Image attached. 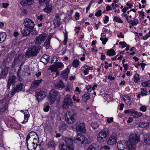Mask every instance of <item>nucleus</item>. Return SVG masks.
Instances as JSON below:
<instances>
[{
	"instance_id": "nucleus-7",
	"label": "nucleus",
	"mask_w": 150,
	"mask_h": 150,
	"mask_svg": "<svg viewBox=\"0 0 150 150\" xmlns=\"http://www.w3.org/2000/svg\"><path fill=\"white\" fill-rule=\"evenodd\" d=\"M24 87L23 83H20L15 86L11 91V95L13 96L15 95V93L23 91Z\"/></svg>"
},
{
	"instance_id": "nucleus-19",
	"label": "nucleus",
	"mask_w": 150,
	"mask_h": 150,
	"mask_svg": "<svg viewBox=\"0 0 150 150\" xmlns=\"http://www.w3.org/2000/svg\"><path fill=\"white\" fill-rule=\"evenodd\" d=\"M127 147V141H119L117 144V147L118 150H124L126 147Z\"/></svg>"
},
{
	"instance_id": "nucleus-53",
	"label": "nucleus",
	"mask_w": 150,
	"mask_h": 150,
	"mask_svg": "<svg viewBox=\"0 0 150 150\" xmlns=\"http://www.w3.org/2000/svg\"><path fill=\"white\" fill-rule=\"evenodd\" d=\"M102 14V11L100 9L95 14V15L97 17L100 16Z\"/></svg>"
},
{
	"instance_id": "nucleus-29",
	"label": "nucleus",
	"mask_w": 150,
	"mask_h": 150,
	"mask_svg": "<svg viewBox=\"0 0 150 150\" xmlns=\"http://www.w3.org/2000/svg\"><path fill=\"white\" fill-rule=\"evenodd\" d=\"M47 5L46 7L44 9V11L47 13L50 12L52 11V4L47 3L46 4Z\"/></svg>"
},
{
	"instance_id": "nucleus-23",
	"label": "nucleus",
	"mask_w": 150,
	"mask_h": 150,
	"mask_svg": "<svg viewBox=\"0 0 150 150\" xmlns=\"http://www.w3.org/2000/svg\"><path fill=\"white\" fill-rule=\"evenodd\" d=\"M49 60L50 56L45 54L43 55L42 57L40 59V61L44 63L45 64H47Z\"/></svg>"
},
{
	"instance_id": "nucleus-14",
	"label": "nucleus",
	"mask_w": 150,
	"mask_h": 150,
	"mask_svg": "<svg viewBox=\"0 0 150 150\" xmlns=\"http://www.w3.org/2000/svg\"><path fill=\"white\" fill-rule=\"evenodd\" d=\"M76 129L77 131L82 133H84L86 131L85 127L83 122H78L76 125Z\"/></svg>"
},
{
	"instance_id": "nucleus-21",
	"label": "nucleus",
	"mask_w": 150,
	"mask_h": 150,
	"mask_svg": "<svg viewBox=\"0 0 150 150\" xmlns=\"http://www.w3.org/2000/svg\"><path fill=\"white\" fill-rule=\"evenodd\" d=\"M21 32L22 34V37H26L30 35V31L28 29V28H25L21 29Z\"/></svg>"
},
{
	"instance_id": "nucleus-51",
	"label": "nucleus",
	"mask_w": 150,
	"mask_h": 150,
	"mask_svg": "<svg viewBox=\"0 0 150 150\" xmlns=\"http://www.w3.org/2000/svg\"><path fill=\"white\" fill-rule=\"evenodd\" d=\"M58 60V59L56 56H54L51 60V63H55Z\"/></svg>"
},
{
	"instance_id": "nucleus-13",
	"label": "nucleus",
	"mask_w": 150,
	"mask_h": 150,
	"mask_svg": "<svg viewBox=\"0 0 150 150\" xmlns=\"http://www.w3.org/2000/svg\"><path fill=\"white\" fill-rule=\"evenodd\" d=\"M46 35L45 33H42L40 35L39 37H36L34 40L36 44L40 45L41 42H43L46 38Z\"/></svg>"
},
{
	"instance_id": "nucleus-6",
	"label": "nucleus",
	"mask_w": 150,
	"mask_h": 150,
	"mask_svg": "<svg viewBox=\"0 0 150 150\" xmlns=\"http://www.w3.org/2000/svg\"><path fill=\"white\" fill-rule=\"evenodd\" d=\"M57 91L52 90L50 91V93L47 97L48 101L50 104H52L55 101L58 94Z\"/></svg>"
},
{
	"instance_id": "nucleus-44",
	"label": "nucleus",
	"mask_w": 150,
	"mask_h": 150,
	"mask_svg": "<svg viewBox=\"0 0 150 150\" xmlns=\"http://www.w3.org/2000/svg\"><path fill=\"white\" fill-rule=\"evenodd\" d=\"M149 125L147 122H142L140 123L139 126L142 127H146Z\"/></svg>"
},
{
	"instance_id": "nucleus-4",
	"label": "nucleus",
	"mask_w": 150,
	"mask_h": 150,
	"mask_svg": "<svg viewBox=\"0 0 150 150\" xmlns=\"http://www.w3.org/2000/svg\"><path fill=\"white\" fill-rule=\"evenodd\" d=\"M73 105V101L69 95H67L63 102L62 107L64 109L68 108Z\"/></svg>"
},
{
	"instance_id": "nucleus-30",
	"label": "nucleus",
	"mask_w": 150,
	"mask_h": 150,
	"mask_svg": "<svg viewBox=\"0 0 150 150\" xmlns=\"http://www.w3.org/2000/svg\"><path fill=\"white\" fill-rule=\"evenodd\" d=\"M6 35L5 32H2L0 34V42H3L6 40Z\"/></svg>"
},
{
	"instance_id": "nucleus-35",
	"label": "nucleus",
	"mask_w": 150,
	"mask_h": 150,
	"mask_svg": "<svg viewBox=\"0 0 150 150\" xmlns=\"http://www.w3.org/2000/svg\"><path fill=\"white\" fill-rule=\"evenodd\" d=\"M79 61L78 60L75 59L72 62V65L74 67H77L79 64Z\"/></svg>"
},
{
	"instance_id": "nucleus-15",
	"label": "nucleus",
	"mask_w": 150,
	"mask_h": 150,
	"mask_svg": "<svg viewBox=\"0 0 150 150\" xmlns=\"http://www.w3.org/2000/svg\"><path fill=\"white\" fill-rule=\"evenodd\" d=\"M61 16L58 14H56L55 18L53 21V24L55 28L58 27L60 26L61 24Z\"/></svg>"
},
{
	"instance_id": "nucleus-24",
	"label": "nucleus",
	"mask_w": 150,
	"mask_h": 150,
	"mask_svg": "<svg viewBox=\"0 0 150 150\" xmlns=\"http://www.w3.org/2000/svg\"><path fill=\"white\" fill-rule=\"evenodd\" d=\"M8 103H6L4 106L0 109V115H2L4 113L6 112V111H8Z\"/></svg>"
},
{
	"instance_id": "nucleus-32",
	"label": "nucleus",
	"mask_w": 150,
	"mask_h": 150,
	"mask_svg": "<svg viewBox=\"0 0 150 150\" xmlns=\"http://www.w3.org/2000/svg\"><path fill=\"white\" fill-rule=\"evenodd\" d=\"M50 38H47L44 43V46L46 49H48L50 47Z\"/></svg>"
},
{
	"instance_id": "nucleus-47",
	"label": "nucleus",
	"mask_w": 150,
	"mask_h": 150,
	"mask_svg": "<svg viewBox=\"0 0 150 150\" xmlns=\"http://www.w3.org/2000/svg\"><path fill=\"white\" fill-rule=\"evenodd\" d=\"M50 0H39V4L40 5H42L43 4L45 3L47 4L49 2Z\"/></svg>"
},
{
	"instance_id": "nucleus-64",
	"label": "nucleus",
	"mask_w": 150,
	"mask_h": 150,
	"mask_svg": "<svg viewBox=\"0 0 150 150\" xmlns=\"http://www.w3.org/2000/svg\"><path fill=\"white\" fill-rule=\"evenodd\" d=\"M79 13L78 12H77L75 14V19L76 20H78L79 18Z\"/></svg>"
},
{
	"instance_id": "nucleus-2",
	"label": "nucleus",
	"mask_w": 150,
	"mask_h": 150,
	"mask_svg": "<svg viewBox=\"0 0 150 150\" xmlns=\"http://www.w3.org/2000/svg\"><path fill=\"white\" fill-rule=\"evenodd\" d=\"M41 47L40 46L34 45L29 47L25 53V57L29 58L37 56L39 53Z\"/></svg>"
},
{
	"instance_id": "nucleus-59",
	"label": "nucleus",
	"mask_w": 150,
	"mask_h": 150,
	"mask_svg": "<svg viewBox=\"0 0 150 150\" xmlns=\"http://www.w3.org/2000/svg\"><path fill=\"white\" fill-rule=\"evenodd\" d=\"M113 118L112 117L109 118H107V121L108 123H111L113 121Z\"/></svg>"
},
{
	"instance_id": "nucleus-17",
	"label": "nucleus",
	"mask_w": 150,
	"mask_h": 150,
	"mask_svg": "<svg viewBox=\"0 0 150 150\" xmlns=\"http://www.w3.org/2000/svg\"><path fill=\"white\" fill-rule=\"evenodd\" d=\"M26 143L28 148L29 150H35L38 146L39 142H29V143Z\"/></svg>"
},
{
	"instance_id": "nucleus-3",
	"label": "nucleus",
	"mask_w": 150,
	"mask_h": 150,
	"mask_svg": "<svg viewBox=\"0 0 150 150\" xmlns=\"http://www.w3.org/2000/svg\"><path fill=\"white\" fill-rule=\"evenodd\" d=\"M64 115L66 122L69 124L73 123L76 119V114L74 110L67 112Z\"/></svg>"
},
{
	"instance_id": "nucleus-11",
	"label": "nucleus",
	"mask_w": 150,
	"mask_h": 150,
	"mask_svg": "<svg viewBox=\"0 0 150 150\" xmlns=\"http://www.w3.org/2000/svg\"><path fill=\"white\" fill-rule=\"evenodd\" d=\"M8 78L7 88L9 89L10 88L11 85L13 86L15 84L17 78L15 76L13 75L9 76Z\"/></svg>"
},
{
	"instance_id": "nucleus-39",
	"label": "nucleus",
	"mask_w": 150,
	"mask_h": 150,
	"mask_svg": "<svg viewBox=\"0 0 150 150\" xmlns=\"http://www.w3.org/2000/svg\"><path fill=\"white\" fill-rule=\"evenodd\" d=\"M141 90L140 93L142 96H146L147 95V91L146 89L141 88Z\"/></svg>"
},
{
	"instance_id": "nucleus-27",
	"label": "nucleus",
	"mask_w": 150,
	"mask_h": 150,
	"mask_svg": "<svg viewBox=\"0 0 150 150\" xmlns=\"http://www.w3.org/2000/svg\"><path fill=\"white\" fill-rule=\"evenodd\" d=\"M69 72V69L67 68L65 70L62 71L61 75L64 78H68V74Z\"/></svg>"
},
{
	"instance_id": "nucleus-42",
	"label": "nucleus",
	"mask_w": 150,
	"mask_h": 150,
	"mask_svg": "<svg viewBox=\"0 0 150 150\" xmlns=\"http://www.w3.org/2000/svg\"><path fill=\"white\" fill-rule=\"evenodd\" d=\"M82 98L84 101H86L87 100H88L90 98V95H86V94H84L82 96Z\"/></svg>"
},
{
	"instance_id": "nucleus-28",
	"label": "nucleus",
	"mask_w": 150,
	"mask_h": 150,
	"mask_svg": "<svg viewBox=\"0 0 150 150\" xmlns=\"http://www.w3.org/2000/svg\"><path fill=\"white\" fill-rule=\"evenodd\" d=\"M55 87L56 88H63L64 87V85L62 80H60L58 83L55 84Z\"/></svg>"
},
{
	"instance_id": "nucleus-25",
	"label": "nucleus",
	"mask_w": 150,
	"mask_h": 150,
	"mask_svg": "<svg viewBox=\"0 0 150 150\" xmlns=\"http://www.w3.org/2000/svg\"><path fill=\"white\" fill-rule=\"evenodd\" d=\"M64 141L67 146H70L73 144V139L70 137L65 138Z\"/></svg>"
},
{
	"instance_id": "nucleus-16",
	"label": "nucleus",
	"mask_w": 150,
	"mask_h": 150,
	"mask_svg": "<svg viewBox=\"0 0 150 150\" xmlns=\"http://www.w3.org/2000/svg\"><path fill=\"white\" fill-rule=\"evenodd\" d=\"M117 136L115 134H113L110 137L107 141L108 144L113 145L115 144L117 142Z\"/></svg>"
},
{
	"instance_id": "nucleus-40",
	"label": "nucleus",
	"mask_w": 150,
	"mask_h": 150,
	"mask_svg": "<svg viewBox=\"0 0 150 150\" xmlns=\"http://www.w3.org/2000/svg\"><path fill=\"white\" fill-rule=\"evenodd\" d=\"M141 85L143 87L150 86V81L148 80L145 82H142Z\"/></svg>"
},
{
	"instance_id": "nucleus-20",
	"label": "nucleus",
	"mask_w": 150,
	"mask_h": 150,
	"mask_svg": "<svg viewBox=\"0 0 150 150\" xmlns=\"http://www.w3.org/2000/svg\"><path fill=\"white\" fill-rule=\"evenodd\" d=\"M42 81V79L40 80H36L33 81L31 83L30 88L33 89L36 88Z\"/></svg>"
},
{
	"instance_id": "nucleus-55",
	"label": "nucleus",
	"mask_w": 150,
	"mask_h": 150,
	"mask_svg": "<svg viewBox=\"0 0 150 150\" xmlns=\"http://www.w3.org/2000/svg\"><path fill=\"white\" fill-rule=\"evenodd\" d=\"M138 23V21L137 19H135L132 22V25H137Z\"/></svg>"
},
{
	"instance_id": "nucleus-62",
	"label": "nucleus",
	"mask_w": 150,
	"mask_h": 150,
	"mask_svg": "<svg viewBox=\"0 0 150 150\" xmlns=\"http://www.w3.org/2000/svg\"><path fill=\"white\" fill-rule=\"evenodd\" d=\"M109 21L108 17V16H106L105 17V19L104 21V22L105 23H107Z\"/></svg>"
},
{
	"instance_id": "nucleus-45",
	"label": "nucleus",
	"mask_w": 150,
	"mask_h": 150,
	"mask_svg": "<svg viewBox=\"0 0 150 150\" xmlns=\"http://www.w3.org/2000/svg\"><path fill=\"white\" fill-rule=\"evenodd\" d=\"M59 148L60 150H67V146L64 144H60Z\"/></svg>"
},
{
	"instance_id": "nucleus-31",
	"label": "nucleus",
	"mask_w": 150,
	"mask_h": 150,
	"mask_svg": "<svg viewBox=\"0 0 150 150\" xmlns=\"http://www.w3.org/2000/svg\"><path fill=\"white\" fill-rule=\"evenodd\" d=\"M125 98H124L123 100L128 105H130L132 103V101L130 100L129 97L127 96H126Z\"/></svg>"
},
{
	"instance_id": "nucleus-43",
	"label": "nucleus",
	"mask_w": 150,
	"mask_h": 150,
	"mask_svg": "<svg viewBox=\"0 0 150 150\" xmlns=\"http://www.w3.org/2000/svg\"><path fill=\"white\" fill-rule=\"evenodd\" d=\"M56 146V144L55 142L53 140L50 141L48 143V146L50 147H55Z\"/></svg>"
},
{
	"instance_id": "nucleus-54",
	"label": "nucleus",
	"mask_w": 150,
	"mask_h": 150,
	"mask_svg": "<svg viewBox=\"0 0 150 150\" xmlns=\"http://www.w3.org/2000/svg\"><path fill=\"white\" fill-rule=\"evenodd\" d=\"M119 44L120 45H121L122 46V48L125 47L127 45V43L124 41L120 42L119 43Z\"/></svg>"
},
{
	"instance_id": "nucleus-52",
	"label": "nucleus",
	"mask_w": 150,
	"mask_h": 150,
	"mask_svg": "<svg viewBox=\"0 0 150 150\" xmlns=\"http://www.w3.org/2000/svg\"><path fill=\"white\" fill-rule=\"evenodd\" d=\"M91 86L88 85L86 86V89L88 92H91Z\"/></svg>"
},
{
	"instance_id": "nucleus-58",
	"label": "nucleus",
	"mask_w": 150,
	"mask_h": 150,
	"mask_svg": "<svg viewBox=\"0 0 150 150\" xmlns=\"http://www.w3.org/2000/svg\"><path fill=\"white\" fill-rule=\"evenodd\" d=\"M73 99L74 101H76L77 102H79L80 101V99H79V97H77L76 98V96L75 95L73 96Z\"/></svg>"
},
{
	"instance_id": "nucleus-57",
	"label": "nucleus",
	"mask_w": 150,
	"mask_h": 150,
	"mask_svg": "<svg viewBox=\"0 0 150 150\" xmlns=\"http://www.w3.org/2000/svg\"><path fill=\"white\" fill-rule=\"evenodd\" d=\"M30 31L32 35H35L38 34V32L35 30H33Z\"/></svg>"
},
{
	"instance_id": "nucleus-48",
	"label": "nucleus",
	"mask_w": 150,
	"mask_h": 150,
	"mask_svg": "<svg viewBox=\"0 0 150 150\" xmlns=\"http://www.w3.org/2000/svg\"><path fill=\"white\" fill-rule=\"evenodd\" d=\"M139 80V76L137 74H136L135 75L134 78V81L135 82L137 83L138 81Z\"/></svg>"
},
{
	"instance_id": "nucleus-41",
	"label": "nucleus",
	"mask_w": 150,
	"mask_h": 150,
	"mask_svg": "<svg viewBox=\"0 0 150 150\" xmlns=\"http://www.w3.org/2000/svg\"><path fill=\"white\" fill-rule=\"evenodd\" d=\"M32 137L33 138H32L31 137H30V141H31V142H32V140H33V142L35 141V142H39V139L38 137V134H37V137L35 136H33Z\"/></svg>"
},
{
	"instance_id": "nucleus-60",
	"label": "nucleus",
	"mask_w": 150,
	"mask_h": 150,
	"mask_svg": "<svg viewBox=\"0 0 150 150\" xmlns=\"http://www.w3.org/2000/svg\"><path fill=\"white\" fill-rule=\"evenodd\" d=\"M84 68L86 69V70H91L93 69V67H90L89 66L84 65Z\"/></svg>"
},
{
	"instance_id": "nucleus-22",
	"label": "nucleus",
	"mask_w": 150,
	"mask_h": 150,
	"mask_svg": "<svg viewBox=\"0 0 150 150\" xmlns=\"http://www.w3.org/2000/svg\"><path fill=\"white\" fill-rule=\"evenodd\" d=\"M33 2V0H21L20 4L23 6L30 5Z\"/></svg>"
},
{
	"instance_id": "nucleus-49",
	"label": "nucleus",
	"mask_w": 150,
	"mask_h": 150,
	"mask_svg": "<svg viewBox=\"0 0 150 150\" xmlns=\"http://www.w3.org/2000/svg\"><path fill=\"white\" fill-rule=\"evenodd\" d=\"M114 20L116 22L123 23V22L117 16L114 17Z\"/></svg>"
},
{
	"instance_id": "nucleus-63",
	"label": "nucleus",
	"mask_w": 150,
	"mask_h": 150,
	"mask_svg": "<svg viewBox=\"0 0 150 150\" xmlns=\"http://www.w3.org/2000/svg\"><path fill=\"white\" fill-rule=\"evenodd\" d=\"M87 150H95V149L93 146L91 145L89 146Z\"/></svg>"
},
{
	"instance_id": "nucleus-38",
	"label": "nucleus",
	"mask_w": 150,
	"mask_h": 150,
	"mask_svg": "<svg viewBox=\"0 0 150 150\" xmlns=\"http://www.w3.org/2000/svg\"><path fill=\"white\" fill-rule=\"evenodd\" d=\"M142 115V114L141 112L135 111L134 115H133V117L137 118L141 117Z\"/></svg>"
},
{
	"instance_id": "nucleus-18",
	"label": "nucleus",
	"mask_w": 150,
	"mask_h": 150,
	"mask_svg": "<svg viewBox=\"0 0 150 150\" xmlns=\"http://www.w3.org/2000/svg\"><path fill=\"white\" fill-rule=\"evenodd\" d=\"M9 68L5 65H3L1 66V71L0 75V79L4 78L7 75L8 73V68Z\"/></svg>"
},
{
	"instance_id": "nucleus-61",
	"label": "nucleus",
	"mask_w": 150,
	"mask_h": 150,
	"mask_svg": "<svg viewBox=\"0 0 150 150\" xmlns=\"http://www.w3.org/2000/svg\"><path fill=\"white\" fill-rule=\"evenodd\" d=\"M50 106L48 105H46L43 109L44 111L47 112L49 110Z\"/></svg>"
},
{
	"instance_id": "nucleus-8",
	"label": "nucleus",
	"mask_w": 150,
	"mask_h": 150,
	"mask_svg": "<svg viewBox=\"0 0 150 150\" xmlns=\"http://www.w3.org/2000/svg\"><path fill=\"white\" fill-rule=\"evenodd\" d=\"M47 91V90L44 88L39 90V92L36 96V98L38 102L42 100L46 96Z\"/></svg>"
},
{
	"instance_id": "nucleus-1",
	"label": "nucleus",
	"mask_w": 150,
	"mask_h": 150,
	"mask_svg": "<svg viewBox=\"0 0 150 150\" xmlns=\"http://www.w3.org/2000/svg\"><path fill=\"white\" fill-rule=\"evenodd\" d=\"M140 141V135L136 133L131 134L127 141L128 150H135L136 144Z\"/></svg>"
},
{
	"instance_id": "nucleus-56",
	"label": "nucleus",
	"mask_w": 150,
	"mask_h": 150,
	"mask_svg": "<svg viewBox=\"0 0 150 150\" xmlns=\"http://www.w3.org/2000/svg\"><path fill=\"white\" fill-rule=\"evenodd\" d=\"M140 110L142 112H145L146 110V108L145 106H142L140 107Z\"/></svg>"
},
{
	"instance_id": "nucleus-50",
	"label": "nucleus",
	"mask_w": 150,
	"mask_h": 150,
	"mask_svg": "<svg viewBox=\"0 0 150 150\" xmlns=\"http://www.w3.org/2000/svg\"><path fill=\"white\" fill-rule=\"evenodd\" d=\"M100 40L102 41V44L103 45H105L108 40V38H103L101 37L100 38Z\"/></svg>"
},
{
	"instance_id": "nucleus-12",
	"label": "nucleus",
	"mask_w": 150,
	"mask_h": 150,
	"mask_svg": "<svg viewBox=\"0 0 150 150\" xmlns=\"http://www.w3.org/2000/svg\"><path fill=\"white\" fill-rule=\"evenodd\" d=\"M76 137L75 141H77L81 142V144H89L87 141V138L84 135L81 134H77L76 136Z\"/></svg>"
},
{
	"instance_id": "nucleus-36",
	"label": "nucleus",
	"mask_w": 150,
	"mask_h": 150,
	"mask_svg": "<svg viewBox=\"0 0 150 150\" xmlns=\"http://www.w3.org/2000/svg\"><path fill=\"white\" fill-rule=\"evenodd\" d=\"M21 57V55H19L16 57L13 61V64L15 66L17 65L19 60V57Z\"/></svg>"
},
{
	"instance_id": "nucleus-46",
	"label": "nucleus",
	"mask_w": 150,
	"mask_h": 150,
	"mask_svg": "<svg viewBox=\"0 0 150 150\" xmlns=\"http://www.w3.org/2000/svg\"><path fill=\"white\" fill-rule=\"evenodd\" d=\"M91 126L93 129H96L98 128L99 125L96 122H93L91 124Z\"/></svg>"
},
{
	"instance_id": "nucleus-26",
	"label": "nucleus",
	"mask_w": 150,
	"mask_h": 150,
	"mask_svg": "<svg viewBox=\"0 0 150 150\" xmlns=\"http://www.w3.org/2000/svg\"><path fill=\"white\" fill-rule=\"evenodd\" d=\"M37 133L34 132H30L28 134L26 138V143H27V142L28 141L30 137H31L32 138H33L32 137L35 136L37 137Z\"/></svg>"
},
{
	"instance_id": "nucleus-5",
	"label": "nucleus",
	"mask_w": 150,
	"mask_h": 150,
	"mask_svg": "<svg viewBox=\"0 0 150 150\" xmlns=\"http://www.w3.org/2000/svg\"><path fill=\"white\" fill-rule=\"evenodd\" d=\"M109 133L106 130H102L97 136V140L99 142L102 143L105 141L109 135Z\"/></svg>"
},
{
	"instance_id": "nucleus-37",
	"label": "nucleus",
	"mask_w": 150,
	"mask_h": 150,
	"mask_svg": "<svg viewBox=\"0 0 150 150\" xmlns=\"http://www.w3.org/2000/svg\"><path fill=\"white\" fill-rule=\"evenodd\" d=\"M144 141L146 144H150V136L144 137Z\"/></svg>"
},
{
	"instance_id": "nucleus-10",
	"label": "nucleus",
	"mask_w": 150,
	"mask_h": 150,
	"mask_svg": "<svg viewBox=\"0 0 150 150\" xmlns=\"http://www.w3.org/2000/svg\"><path fill=\"white\" fill-rule=\"evenodd\" d=\"M63 64L61 62H57L50 66V70L52 72H55L57 74L59 68H62Z\"/></svg>"
},
{
	"instance_id": "nucleus-33",
	"label": "nucleus",
	"mask_w": 150,
	"mask_h": 150,
	"mask_svg": "<svg viewBox=\"0 0 150 150\" xmlns=\"http://www.w3.org/2000/svg\"><path fill=\"white\" fill-rule=\"evenodd\" d=\"M135 111L132 109H129L128 110H126L125 111L124 113L125 114H128L129 115L131 116H132L134 115Z\"/></svg>"
},
{
	"instance_id": "nucleus-9",
	"label": "nucleus",
	"mask_w": 150,
	"mask_h": 150,
	"mask_svg": "<svg viewBox=\"0 0 150 150\" xmlns=\"http://www.w3.org/2000/svg\"><path fill=\"white\" fill-rule=\"evenodd\" d=\"M23 24L26 28L31 30L33 29L35 25L34 22L31 19L28 18L24 20Z\"/></svg>"
},
{
	"instance_id": "nucleus-34",
	"label": "nucleus",
	"mask_w": 150,
	"mask_h": 150,
	"mask_svg": "<svg viewBox=\"0 0 150 150\" xmlns=\"http://www.w3.org/2000/svg\"><path fill=\"white\" fill-rule=\"evenodd\" d=\"M107 54L109 56H113L115 54V51L113 49H110L107 52Z\"/></svg>"
}]
</instances>
